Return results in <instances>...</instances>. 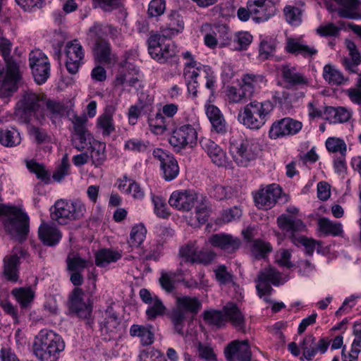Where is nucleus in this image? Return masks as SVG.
I'll list each match as a JSON object with an SVG mask.
<instances>
[{
  "instance_id": "nucleus-1",
  "label": "nucleus",
  "mask_w": 361,
  "mask_h": 361,
  "mask_svg": "<svg viewBox=\"0 0 361 361\" xmlns=\"http://www.w3.org/2000/svg\"><path fill=\"white\" fill-rule=\"evenodd\" d=\"M65 347L60 335L51 330L42 329L34 338L32 351L40 361H57Z\"/></svg>"
},
{
  "instance_id": "nucleus-2",
  "label": "nucleus",
  "mask_w": 361,
  "mask_h": 361,
  "mask_svg": "<svg viewBox=\"0 0 361 361\" xmlns=\"http://www.w3.org/2000/svg\"><path fill=\"white\" fill-rule=\"evenodd\" d=\"M183 58L189 61L185 64L183 77L188 87V92L193 97H197V77L203 76L206 79L205 87L212 92L214 90L216 77L212 69L208 66L198 63L189 51L183 54Z\"/></svg>"
},
{
  "instance_id": "nucleus-3",
  "label": "nucleus",
  "mask_w": 361,
  "mask_h": 361,
  "mask_svg": "<svg viewBox=\"0 0 361 361\" xmlns=\"http://www.w3.org/2000/svg\"><path fill=\"white\" fill-rule=\"evenodd\" d=\"M0 216L5 231L18 241L26 239L29 232V216L16 207L0 204Z\"/></svg>"
},
{
  "instance_id": "nucleus-4",
  "label": "nucleus",
  "mask_w": 361,
  "mask_h": 361,
  "mask_svg": "<svg viewBox=\"0 0 361 361\" xmlns=\"http://www.w3.org/2000/svg\"><path fill=\"white\" fill-rule=\"evenodd\" d=\"M273 109L274 105L270 101L259 102L255 100L240 111L238 119L247 128L258 130L266 123Z\"/></svg>"
},
{
  "instance_id": "nucleus-5",
  "label": "nucleus",
  "mask_w": 361,
  "mask_h": 361,
  "mask_svg": "<svg viewBox=\"0 0 361 361\" xmlns=\"http://www.w3.org/2000/svg\"><path fill=\"white\" fill-rule=\"evenodd\" d=\"M43 99L37 94L25 92L17 104L15 111L16 118L23 123L35 120L42 123L44 120V107Z\"/></svg>"
},
{
  "instance_id": "nucleus-6",
  "label": "nucleus",
  "mask_w": 361,
  "mask_h": 361,
  "mask_svg": "<svg viewBox=\"0 0 361 361\" xmlns=\"http://www.w3.org/2000/svg\"><path fill=\"white\" fill-rule=\"evenodd\" d=\"M279 227L290 235L293 244L297 246H303L305 252L312 255L315 249V241L301 235H296L295 233L305 231V224L299 219L293 216L282 214L277 218Z\"/></svg>"
},
{
  "instance_id": "nucleus-7",
  "label": "nucleus",
  "mask_w": 361,
  "mask_h": 361,
  "mask_svg": "<svg viewBox=\"0 0 361 361\" xmlns=\"http://www.w3.org/2000/svg\"><path fill=\"white\" fill-rule=\"evenodd\" d=\"M200 301L195 297L182 296L176 298V306L171 310L170 319L176 333L184 334L187 313L197 314L201 308Z\"/></svg>"
},
{
  "instance_id": "nucleus-8",
  "label": "nucleus",
  "mask_w": 361,
  "mask_h": 361,
  "mask_svg": "<svg viewBox=\"0 0 361 361\" xmlns=\"http://www.w3.org/2000/svg\"><path fill=\"white\" fill-rule=\"evenodd\" d=\"M85 212V205L80 200H59L54 205V210L51 209V217L59 224L65 225L70 221L82 218Z\"/></svg>"
},
{
  "instance_id": "nucleus-9",
  "label": "nucleus",
  "mask_w": 361,
  "mask_h": 361,
  "mask_svg": "<svg viewBox=\"0 0 361 361\" xmlns=\"http://www.w3.org/2000/svg\"><path fill=\"white\" fill-rule=\"evenodd\" d=\"M257 147L252 140L241 136L230 139L229 152L235 163L241 167L247 166L257 157Z\"/></svg>"
},
{
  "instance_id": "nucleus-10",
  "label": "nucleus",
  "mask_w": 361,
  "mask_h": 361,
  "mask_svg": "<svg viewBox=\"0 0 361 361\" xmlns=\"http://www.w3.org/2000/svg\"><path fill=\"white\" fill-rule=\"evenodd\" d=\"M167 37L163 35L152 33L148 38V51L152 59L160 63H165L173 58L176 54V47L172 42H164Z\"/></svg>"
},
{
  "instance_id": "nucleus-11",
  "label": "nucleus",
  "mask_w": 361,
  "mask_h": 361,
  "mask_svg": "<svg viewBox=\"0 0 361 361\" xmlns=\"http://www.w3.org/2000/svg\"><path fill=\"white\" fill-rule=\"evenodd\" d=\"M197 133L190 124H185L173 130L169 143L176 152H180L187 147H192L196 145Z\"/></svg>"
},
{
  "instance_id": "nucleus-12",
  "label": "nucleus",
  "mask_w": 361,
  "mask_h": 361,
  "mask_svg": "<svg viewBox=\"0 0 361 361\" xmlns=\"http://www.w3.org/2000/svg\"><path fill=\"white\" fill-rule=\"evenodd\" d=\"M29 66L35 81L44 84L50 76V63L47 56L39 50L32 51L29 54Z\"/></svg>"
},
{
  "instance_id": "nucleus-13",
  "label": "nucleus",
  "mask_w": 361,
  "mask_h": 361,
  "mask_svg": "<svg viewBox=\"0 0 361 361\" xmlns=\"http://www.w3.org/2000/svg\"><path fill=\"white\" fill-rule=\"evenodd\" d=\"M13 44L4 36H0V53L6 67V76L12 86H15L20 78L18 63L11 56Z\"/></svg>"
},
{
  "instance_id": "nucleus-14",
  "label": "nucleus",
  "mask_w": 361,
  "mask_h": 361,
  "mask_svg": "<svg viewBox=\"0 0 361 361\" xmlns=\"http://www.w3.org/2000/svg\"><path fill=\"white\" fill-rule=\"evenodd\" d=\"M27 252L20 245L13 248L10 255L4 257L3 262V274L5 278L11 282L18 279L20 259L26 258Z\"/></svg>"
},
{
  "instance_id": "nucleus-15",
  "label": "nucleus",
  "mask_w": 361,
  "mask_h": 361,
  "mask_svg": "<svg viewBox=\"0 0 361 361\" xmlns=\"http://www.w3.org/2000/svg\"><path fill=\"white\" fill-rule=\"evenodd\" d=\"M281 276L279 271L271 267L261 270L257 276L256 281L257 284L256 288L259 298L264 295H270L273 288L271 284L279 286L283 282L281 281Z\"/></svg>"
},
{
  "instance_id": "nucleus-16",
  "label": "nucleus",
  "mask_w": 361,
  "mask_h": 361,
  "mask_svg": "<svg viewBox=\"0 0 361 361\" xmlns=\"http://www.w3.org/2000/svg\"><path fill=\"white\" fill-rule=\"evenodd\" d=\"M302 127L300 121L289 117L283 118L272 123L269 131V137L276 140L287 135H293L297 134Z\"/></svg>"
},
{
  "instance_id": "nucleus-17",
  "label": "nucleus",
  "mask_w": 361,
  "mask_h": 361,
  "mask_svg": "<svg viewBox=\"0 0 361 361\" xmlns=\"http://www.w3.org/2000/svg\"><path fill=\"white\" fill-rule=\"evenodd\" d=\"M68 307L72 313L80 318L87 319V323H90L92 305L89 303V300H85L84 292L81 288H75L70 294Z\"/></svg>"
},
{
  "instance_id": "nucleus-18",
  "label": "nucleus",
  "mask_w": 361,
  "mask_h": 361,
  "mask_svg": "<svg viewBox=\"0 0 361 361\" xmlns=\"http://www.w3.org/2000/svg\"><path fill=\"white\" fill-rule=\"evenodd\" d=\"M153 156L160 161L163 178L166 181L175 179L179 173V166L177 160L173 155L168 154L161 149H155Z\"/></svg>"
},
{
  "instance_id": "nucleus-19",
  "label": "nucleus",
  "mask_w": 361,
  "mask_h": 361,
  "mask_svg": "<svg viewBox=\"0 0 361 361\" xmlns=\"http://www.w3.org/2000/svg\"><path fill=\"white\" fill-rule=\"evenodd\" d=\"M65 53L67 71L71 74H75L78 73L84 58L82 47L76 39L68 42L66 45Z\"/></svg>"
},
{
  "instance_id": "nucleus-20",
  "label": "nucleus",
  "mask_w": 361,
  "mask_h": 361,
  "mask_svg": "<svg viewBox=\"0 0 361 361\" xmlns=\"http://www.w3.org/2000/svg\"><path fill=\"white\" fill-rule=\"evenodd\" d=\"M198 195L192 190H177L172 192L169 200V204L182 212H188L197 201Z\"/></svg>"
},
{
  "instance_id": "nucleus-21",
  "label": "nucleus",
  "mask_w": 361,
  "mask_h": 361,
  "mask_svg": "<svg viewBox=\"0 0 361 361\" xmlns=\"http://www.w3.org/2000/svg\"><path fill=\"white\" fill-rule=\"evenodd\" d=\"M329 345V341L327 338H322L316 342V338L311 334L305 336L300 343V348L302 350V357L307 361L312 360L318 353H324Z\"/></svg>"
},
{
  "instance_id": "nucleus-22",
  "label": "nucleus",
  "mask_w": 361,
  "mask_h": 361,
  "mask_svg": "<svg viewBox=\"0 0 361 361\" xmlns=\"http://www.w3.org/2000/svg\"><path fill=\"white\" fill-rule=\"evenodd\" d=\"M247 8L256 16V23L264 22L276 14V8L271 0H248Z\"/></svg>"
},
{
  "instance_id": "nucleus-23",
  "label": "nucleus",
  "mask_w": 361,
  "mask_h": 361,
  "mask_svg": "<svg viewBox=\"0 0 361 361\" xmlns=\"http://www.w3.org/2000/svg\"><path fill=\"white\" fill-rule=\"evenodd\" d=\"M281 194V188L276 184H271L266 188L260 190L255 195V202L259 209H271Z\"/></svg>"
},
{
  "instance_id": "nucleus-24",
  "label": "nucleus",
  "mask_w": 361,
  "mask_h": 361,
  "mask_svg": "<svg viewBox=\"0 0 361 361\" xmlns=\"http://www.w3.org/2000/svg\"><path fill=\"white\" fill-rule=\"evenodd\" d=\"M224 353L229 361H250L252 356L247 340L231 342L225 348Z\"/></svg>"
},
{
  "instance_id": "nucleus-25",
  "label": "nucleus",
  "mask_w": 361,
  "mask_h": 361,
  "mask_svg": "<svg viewBox=\"0 0 361 361\" xmlns=\"http://www.w3.org/2000/svg\"><path fill=\"white\" fill-rule=\"evenodd\" d=\"M209 242L212 246L229 254L235 252L240 246V240L237 238L223 233L212 235Z\"/></svg>"
},
{
  "instance_id": "nucleus-26",
  "label": "nucleus",
  "mask_w": 361,
  "mask_h": 361,
  "mask_svg": "<svg viewBox=\"0 0 361 361\" xmlns=\"http://www.w3.org/2000/svg\"><path fill=\"white\" fill-rule=\"evenodd\" d=\"M200 145L214 164L218 166H222L226 164V152L214 141L210 139L204 138L200 140Z\"/></svg>"
},
{
  "instance_id": "nucleus-27",
  "label": "nucleus",
  "mask_w": 361,
  "mask_h": 361,
  "mask_svg": "<svg viewBox=\"0 0 361 361\" xmlns=\"http://www.w3.org/2000/svg\"><path fill=\"white\" fill-rule=\"evenodd\" d=\"M241 80L242 83L240 85L243 87L246 95L250 97L267 85V80L264 76L259 74H245L243 75Z\"/></svg>"
},
{
  "instance_id": "nucleus-28",
  "label": "nucleus",
  "mask_w": 361,
  "mask_h": 361,
  "mask_svg": "<svg viewBox=\"0 0 361 361\" xmlns=\"http://www.w3.org/2000/svg\"><path fill=\"white\" fill-rule=\"evenodd\" d=\"M38 235L43 244L54 246L61 238V233L54 226L42 223L38 228Z\"/></svg>"
},
{
  "instance_id": "nucleus-29",
  "label": "nucleus",
  "mask_w": 361,
  "mask_h": 361,
  "mask_svg": "<svg viewBox=\"0 0 361 361\" xmlns=\"http://www.w3.org/2000/svg\"><path fill=\"white\" fill-rule=\"evenodd\" d=\"M114 109L111 106H106L104 113L97 118V128L102 133L104 137L109 136L115 131L113 115Z\"/></svg>"
},
{
  "instance_id": "nucleus-30",
  "label": "nucleus",
  "mask_w": 361,
  "mask_h": 361,
  "mask_svg": "<svg viewBox=\"0 0 361 361\" xmlns=\"http://www.w3.org/2000/svg\"><path fill=\"white\" fill-rule=\"evenodd\" d=\"M153 326L152 325L133 324L129 329L130 336L140 338L141 344L144 346L153 343L154 339Z\"/></svg>"
},
{
  "instance_id": "nucleus-31",
  "label": "nucleus",
  "mask_w": 361,
  "mask_h": 361,
  "mask_svg": "<svg viewBox=\"0 0 361 361\" xmlns=\"http://www.w3.org/2000/svg\"><path fill=\"white\" fill-rule=\"evenodd\" d=\"M184 28V23L180 14L175 11L168 16L166 27L161 30L164 37L171 38L172 36L182 32Z\"/></svg>"
},
{
  "instance_id": "nucleus-32",
  "label": "nucleus",
  "mask_w": 361,
  "mask_h": 361,
  "mask_svg": "<svg viewBox=\"0 0 361 361\" xmlns=\"http://www.w3.org/2000/svg\"><path fill=\"white\" fill-rule=\"evenodd\" d=\"M285 49L288 53L295 55H302L303 57H312L317 53L314 47H309L302 43L300 39L288 38L286 42Z\"/></svg>"
},
{
  "instance_id": "nucleus-33",
  "label": "nucleus",
  "mask_w": 361,
  "mask_h": 361,
  "mask_svg": "<svg viewBox=\"0 0 361 361\" xmlns=\"http://www.w3.org/2000/svg\"><path fill=\"white\" fill-rule=\"evenodd\" d=\"M345 44L349 51L350 58H343L342 63L350 73H355L357 66L361 63V56L357 50L355 44L351 40H346Z\"/></svg>"
},
{
  "instance_id": "nucleus-34",
  "label": "nucleus",
  "mask_w": 361,
  "mask_h": 361,
  "mask_svg": "<svg viewBox=\"0 0 361 361\" xmlns=\"http://www.w3.org/2000/svg\"><path fill=\"white\" fill-rule=\"evenodd\" d=\"M122 257L121 251L110 248H102L95 253V264L99 267H105L116 262Z\"/></svg>"
},
{
  "instance_id": "nucleus-35",
  "label": "nucleus",
  "mask_w": 361,
  "mask_h": 361,
  "mask_svg": "<svg viewBox=\"0 0 361 361\" xmlns=\"http://www.w3.org/2000/svg\"><path fill=\"white\" fill-rule=\"evenodd\" d=\"M281 74L284 81L290 86H299L307 84V79L297 71L295 67L288 65L282 66Z\"/></svg>"
},
{
  "instance_id": "nucleus-36",
  "label": "nucleus",
  "mask_w": 361,
  "mask_h": 361,
  "mask_svg": "<svg viewBox=\"0 0 361 361\" xmlns=\"http://www.w3.org/2000/svg\"><path fill=\"white\" fill-rule=\"evenodd\" d=\"M21 142L20 133L15 128H0V144L6 147L18 145Z\"/></svg>"
},
{
  "instance_id": "nucleus-37",
  "label": "nucleus",
  "mask_w": 361,
  "mask_h": 361,
  "mask_svg": "<svg viewBox=\"0 0 361 361\" xmlns=\"http://www.w3.org/2000/svg\"><path fill=\"white\" fill-rule=\"evenodd\" d=\"M225 315L238 330L244 329L245 319L235 304L228 303L224 307Z\"/></svg>"
},
{
  "instance_id": "nucleus-38",
  "label": "nucleus",
  "mask_w": 361,
  "mask_h": 361,
  "mask_svg": "<svg viewBox=\"0 0 361 361\" xmlns=\"http://www.w3.org/2000/svg\"><path fill=\"white\" fill-rule=\"evenodd\" d=\"M252 35L248 32H237L231 39L229 46L235 51L247 50L252 41Z\"/></svg>"
},
{
  "instance_id": "nucleus-39",
  "label": "nucleus",
  "mask_w": 361,
  "mask_h": 361,
  "mask_svg": "<svg viewBox=\"0 0 361 361\" xmlns=\"http://www.w3.org/2000/svg\"><path fill=\"white\" fill-rule=\"evenodd\" d=\"M338 4L343 6L338 11L339 16L350 19H357L360 16L354 12L360 5L359 0H334Z\"/></svg>"
},
{
  "instance_id": "nucleus-40",
  "label": "nucleus",
  "mask_w": 361,
  "mask_h": 361,
  "mask_svg": "<svg viewBox=\"0 0 361 361\" xmlns=\"http://www.w3.org/2000/svg\"><path fill=\"white\" fill-rule=\"evenodd\" d=\"M148 123L153 133L161 135L169 129V121L161 112H158L154 117L149 118Z\"/></svg>"
},
{
  "instance_id": "nucleus-41",
  "label": "nucleus",
  "mask_w": 361,
  "mask_h": 361,
  "mask_svg": "<svg viewBox=\"0 0 361 361\" xmlns=\"http://www.w3.org/2000/svg\"><path fill=\"white\" fill-rule=\"evenodd\" d=\"M120 323V319L113 308L108 307L105 312L104 320L101 323V329L107 332L115 333L118 331Z\"/></svg>"
},
{
  "instance_id": "nucleus-42",
  "label": "nucleus",
  "mask_w": 361,
  "mask_h": 361,
  "mask_svg": "<svg viewBox=\"0 0 361 361\" xmlns=\"http://www.w3.org/2000/svg\"><path fill=\"white\" fill-rule=\"evenodd\" d=\"M94 52L97 60L101 63H110L111 59V47L109 43L106 40H99L95 42Z\"/></svg>"
},
{
  "instance_id": "nucleus-43",
  "label": "nucleus",
  "mask_w": 361,
  "mask_h": 361,
  "mask_svg": "<svg viewBox=\"0 0 361 361\" xmlns=\"http://www.w3.org/2000/svg\"><path fill=\"white\" fill-rule=\"evenodd\" d=\"M318 225L320 231L325 235L337 236L343 233V226L341 223L333 222L325 217L319 219Z\"/></svg>"
},
{
  "instance_id": "nucleus-44",
  "label": "nucleus",
  "mask_w": 361,
  "mask_h": 361,
  "mask_svg": "<svg viewBox=\"0 0 361 361\" xmlns=\"http://www.w3.org/2000/svg\"><path fill=\"white\" fill-rule=\"evenodd\" d=\"M252 257L256 259H264L272 250L270 243L260 239L253 240L250 245Z\"/></svg>"
},
{
  "instance_id": "nucleus-45",
  "label": "nucleus",
  "mask_w": 361,
  "mask_h": 361,
  "mask_svg": "<svg viewBox=\"0 0 361 361\" xmlns=\"http://www.w3.org/2000/svg\"><path fill=\"white\" fill-rule=\"evenodd\" d=\"M12 293L23 309L28 307L35 296V293L30 288H16L13 290Z\"/></svg>"
},
{
  "instance_id": "nucleus-46",
  "label": "nucleus",
  "mask_w": 361,
  "mask_h": 361,
  "mask_svg": "<svg viewBox=\"0 0 361 361\" xmlns=\"http://www.w3.org/2000/svg\"><path fill=\"white\" fill-rule=\"evenodd\" d=\"M105 147L104 143L97 141H94L92 145H91L90 157L92 160V164L97 167L102 165L106 160Z\"/></svg>"
},
{
  "instance_id": "nucleus-47",
  "label": "nucleus",
  "mask_w": 361,
  "mask_h": 361,
  "mask_svg": "<svg viewBox=\"0 0 361 361\" xmlns=\"http://www.w3.org/2000/svg\"><path fill=\"white\" fill-rule=\"evenodd\" d=\"M166 307L160 298H155V300L148 304L146 310V317L147 320L154 321L158 317L164 315Z\"/></svg>"
},
{
  "instance_id": "nucleus-48",
  "label": "nucleus",
  "mask_w": 361,
  "mask_h": 361,
  "mask_svg": "<svg viewBox=\"0 0 361 361\" xmlns=\"http://www.w3.org/2000/svg\"><path fill=\"white\" fill-rule=\"evenodd\" d=\"M147 233V229L142 224L133 226L130 234L128 243L131 247H137L143 242Z\"/></svg>"
},
{
  "instance_id": "nucleus-49",
  "label": "nucleus",
  "mask_w": 361,
  "mask_h": 361,
  "mask_svg": "<svg viewBox=\"0 0 361 361\" xmlns=\"http://www.w3.org/2000/svg\"><path fill=\"white\" fill-rule=\"evenodd\" d=\"M323 77L331 85H340L344 81L342 73L331 65L324 67Z\"/></svg>"
},
{
  "instance_id": "nucleus-50",
  "label": "nucleus",
  "mask_w": 361,
  "mask_h": 361,
  "mask_svg": "<svg viewBox=\"0 0 361 361\" xmlns=\"http://www.w3.org/2000/svg\"><path fill=\"white\" fill-rule=\"evenodd\" d=\"M203 319L207 324L220 328L224 325L226 319L221 311L208 310L203 313Z\"/></svg>"
},
{
  "instance_id": "nucleus-51",
  "label": "nucleus",
  "mask_w": 361,
  "mask_h": 361,
  "mask_svg": "<svg viewBox=\"0 0 361 361\" xmlns=\"http://www.w3.org/2000/svg\"><path fill=\"white\" fill-rule=\"evenodd\" d=\"M286 20L293 26L299 25L302 22V11L295 6H286L283 9Z\"/></svg>"
},
{
  "instance_id": "nucleus-52",
  "label": "nucleus",
  "mask_w": 361,
  "mask_h": 361,
  "mask_svg": "<svg viewBox=\"0 0 361 361\" xmlns=\"http://www.w3.org/2000/svg\"><path fill=\"white\" fill-rule=\"evenodd\" d=\"M92 140V135L89 132H87L83 133V134H73L71 137V142L73 147L78 151H82L89 145H92L91 142Z\"/></svg>"
},
{
  "instance_id": "nucleus-53",
  "label": "nucleus",
  "mask_w": 361,
  "mask_h": 361,
  "mask_svg": "<svg viewBox=\"0 0 361 361\" xmlns=\"http://www.w3.org/2000/svg\"><path fill=\"white\" fill-rule=\"evenodd\" d=\"M197 247L195 243L189 242L186 245L182 246L179 250V255L185 262L195 264V259L197 254Z\"/></svg>"
},
{
  "instance_id": "nucleus-54",
  "label": "nucleus",
  "mask_w": 361,
  "mask_h": 361,
  "mask_svg": "<svg viewBox=\"0 0 361 361\" xmlns=\"http://www.w3.org/2000/svg\"><path fill=\"white\" fill-rule=\"evenodd\" d=\"M326 147L329 152H338L339 155L341 154L343 156H345L347 147L345 142L341 139L329 137L326 140Z\"/></svg>"
},
{
  "instance_id": "nucleus-55",
  "label": "nucleus",
  "mask_w": 361,
  "mask_h": 361,
  "mask_svg": "<svg viewBox=\"0 0 361 361\" xmlns=\"http://www.w3.org/2000/svg\"><path fill=\"white\" fill-rule=\"evenodd\" d=\"M92 5L104 12H111L123 6V0H92Z\"/></svg>"
},
{
  "instance_id": "nucleus-56",
  "label": "nucleus",
  "mask_w": 361,
  "mask_h": 361,
  "mask_svg": "<svg viewBox=\"0 0 361 361\" xmlns=\"http://www.w3.org/2000/svg\"><path fill=\"white\" fill-rule=\"evenodd\" d=\"M231 190L230 187L215 184L209 190V195L216 200H223L230 197Z\"/></svg>"
},
{
  "instance_id": "nucleus-57",
  "label": "nucleus",
  "mask_w": 361,
  "mask_h": 361,
  "mask_svg": "<svg viewBox=\"0 0 361 361\" xmlns=\"http://www.w3.org/2000/svg\"><path fill=\"white\" fill-rule=\"evenodd\" d=\"M27 167L31 173L37 176V178L45 183L49 180V174L42 164L31 160L27 162Z\"/></svg>"
},
{
  "instance_id": "nucleus-58",
  "label": "nucleus",
  "mask_w": 361,
  "mask_h": 361,
  "mask_svg": "<svg viewBox=\"0 0 361 361\" xmlns=\"http://www.w3.org/2000/svg\"><path fill=\"white\" fill-rule=\"evenodd\" d=\"M326 111L329 114L334 116L335 122L344 123L348 121L350 116V112L344 107L339 106L337 108L335 107H328L326 109Z\"/></svg>"
},
{
  "instance_id": "nucleus-59",
  "label": "nucleus",
  "mask_w": 361,
  "mask_h": 361,
  "mask_svg": "<svg viewBox=\"0 0 361 361\" xmlns=\"http://www.w3.org/2000/svg\"><path fill=\"white\" fill-rule=\"evenodd\" d=\"M89 262L82 259L79 255H74L67 258L68 269L72 271H82L87 266Z\"/></svg>"
},
{
  "instance_id": "nucleus-60",
  "label": "nucleus",
  "mask_w": 361,
  "mask_h": 361,
  "mask_svg": "<svg viewBox=\"0 0 361 361\" xmlns=\"http://www.w3.org/2000/svg\"><path fill=\"white\" fill-rule=\"evenodd\" d=\"M213 33L220 39L222 46L229 45L231 37L229 28L226 25H218L213 27Z\"/></svg>"
},
{
  "instance_id": "nucleus-61",
  "label": "nucleus",
  "mask_w": 361,
  "mask_h": 361,
  "mask_svg": "<svg viewBox=\"0 0 361 361\" xmlns=\"http://www.w3.org/2000/svg\"><path fill=\"white\" fill-rule=\"evenodd\" d=\"M70 164L68 154H66L62 159L61 164L57 167L53 173V178L56 181L60 182L65 176L69 174Z\"/></svg>"
},
{
  "instance_id": "nucleus-62",
  "label": "nucleus",
  "mask_w": 361,
  "mask_h": 361,
  "mask_svg": "<svg viewBox=\"0 0 361 361\" xmlns=\"http://www.w3.org/2000/svg\"><path fill=\"white\" fill-rule=\"evenodd\" d=\"M160 278L159 279V284L163 290L167 293H171L174 290L176 286V281L169 274V271L162 270L160 273Z\"/></svg>"
},
{
  "instance_id": "nucleus-63",
  "label": "nucleus",
  "mask_w": 361,
  "mask_h": 361,
  "mask_svg": "<svg viewBox=\"0 0 361 361\" xmlns=\"http://www.w3.org/2000/svg\"><path fill=\"white\" fill-rule=\"evenodd\" d=\"M152 200L154 207L155 214L160 218H167L170 215V213L168 212L167 205L162 197L153 195Z\"/></svg>"
},
{
  "instance_id": "nucleus-64",
  "label": "nucleus",
  "mask_w": 361,
  "mask_h": 361,
  "mask_svg": "<svg viewBox=\"0 0 361 361\" xmlns=\"http://www.w3.org/2000/svg\"><path fill=\"white\" fill-rule=\"evenodd\" d=\"M166 9L164 0H152L148 6L147 13L150 18L162 15Z\"/></svg>"
}]
</instances>
